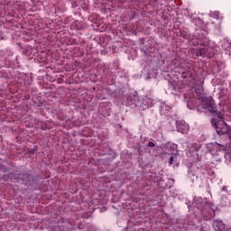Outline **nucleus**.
Instances as JSON below:
<instances>
[{
  "label": "nucleus",
  "instance_id": "f257e3e1",
  "mask_svg": "<svg viewBox=\"0 0 231 231\" xmlns=\"http://www.w3.org/2000/svg\"><path fill=\"white\" fill-rule=\"evenodd\" d=\"M194 97L199 100L200 105L199 107H200V109H208L209 113L215 115L218 120H223V113H221V109L217 108V106L212 97H207L204 93L203 85H197L195 87Z\"/></svg>",
  "mask_w": 231,
  "mask_h": 231
},
{
  "label": "nucleus",
  "instance_id": "f03ea898",
  "mask_svg": "<svg viewBox=\"0 0 231 231\" xmlns=\"http://www.w3.org/2000/svg\"><path fill=\"white\" fill-rule=\"evenodd\" d=\"M208 32L205 30H200V32H197L194 34V39L197 40L195 46H204V47H208L210 45V40L207 38Z\"/></svg>",
  "mask_w": 231,
  "mask_h": 231
},
{
  "label": "nucleus",
  "instance_id": "7ed1b4c3",
  "mask_svg": "<svg viewBox=\"0 0 231 231\" xmlns=\"http://www.w3.org/2000/svg\"><path fill=\"white\" fill-rule=\"evenodd\" d=\"M32 123L34 124L37 129H41L42 131H46V129H51V125H50V121H42L39 118H33Z\"/></svg>",
  "mask_w": 231,
  "mask_h": 231
},
{
  "label": "nucleus",
  "instance_id": "20e7f679",
  "mask_svg": "<svg viewBox=\"0 0 231 231\" xmlns=\"http://www.w3.org/2000/svg\"><path fill=\"white\" fill-rule=\"evenodd\" d=\"M176 129L178 133H181L182 134H186L189 133V125L184 120L176 121Z\"/></svg>",
  "mask_w": 231,
  "mask_h": 231
},
{
  "label": "nucleus",
  "instance_id": "39448f33",
  "mask_svg": "<svg viewBox=\"0 0 231 231\" xmlns=\"http://www.w3.org/2000/svg\"><path fill=\"white\" fill-rule=\"evenodd\" d=\"M154 104V100H152L151 97H145L142 100V104L138 105L136 104L135 106H138L142 111H145V109H149V107H152Z\"/></svg>",
  "mask_w": 231,
  "mask_h": 231
},
{
  "label": "nucleus",
  "instance_id": "423d86ee",
  "mask_svg": "<svg viewBox=\"0 0 231 231\" xmlns=\"http://www.w3.org/2000/svg\"><path fill=\"white\" fill-rule=\"evenodd\" d=\"M197 57H212V53H210V48L203 47L199 48L197 50Z\"/></svg>",
  "mask_w": 231,
  "mask_h": 231
},
{
  "label": "nucleus",
  "instance_id": "0eeeda50",
  "mask_svg": "<svg viewBox=\"0 0 231 231\" xmlns=\"http://www.w3.org/2000/svg\"><path fill=\"white\" fill-rule=\"evenodd\" d=\"M213 228L216 231H223L225 230V224L221 220H214L213 221Z\"/></svg>",
  "mask_w": 231,
  "mask_h": 231
},
{
  "label": "nucleus",
  "instance_id": "6e6552de",
  "mask_svg": "<svg viewBox=\"0 0 231 231\" xmlns=\"http://www.w3.org/2000/svg\"><path fill=\"white\" fill-rule=\"evenodd\" d=\"M182 79H192V72L190 71V67L187 66L186 69L181 71Z\"/></svg>",
  "mask_w": 231,
  "mask_h": 231
},
{
  "label": "nucleus",
  "instance_id": "1a4fd4ad",
  "mask_svg": "<svg viewBox=\"0 0 231 231\" xmlns=\"http://www.w3.org/2000/svg\"><path fill=\"white\" fill-rule=\"evenodd\" d=\"M171 109H172L171 106L162 105L161 113L162 115H164L165 116H169L171 115Z\"/></svg>",
  "mask_w": 231,
  "mask_h": 231
},
{
  "label": "nucleus",
  "instance_id": "9d476101",
  "mask_svg": "<svg viewBox=\"0 0 231 231\" xmlns=\"http://www.w3.org/2000/svg\"><path fill=\"white\" fill-rule=\"evenodd\" d=\"M187 107L188 109L194 110L195 107H198V103L194 99H189L187 102Z\"/></svg>",
  "mask_w": 231,
  "mask_h": 231
},
{
  "label": "nucleus",
  "instance_id": "9b49d317",
  "mask_svg": "<svg viewBox=\"0 0 231 231\" xmlns=\"http://www.w3.org/2000/svg\"><path fill=\"white\" fill-rule=\"evenodd\" d=\"M221 205L222 207H228V205H230V199H228V197H222Z\"/></svg>",
  "mask_w": 231,
  "mask_h": 231
},
{
  "label": "nucleus",
  "instance_id": "f8f14e48",
  "mask_svg": "<svg viewBox=\"0 0 231 231\" xmlns=\"http://www.w3.org/2000/svg\"><path fill=\"white\" fill-rule=\"evenodd\" d=\"M20 178H21L23 183H27V181H30V175H28V174H23V175H21Z\"/></svg>",
  "mask_w": 231,
  "mask_h": 231
},
{
  "label": "nucleus",
  "instance_id": "ddd939ff",
  "mask_svg": "<svg viewBox=\"0 0 231 231\" xmlns=\"http://www.w3.org/2000/svg\"><path fill=\"white\" fill-rule=\"evenodd\" d=\"M209 17H213L214 19H219V12L217 11L210 12Z\"/></svg>",
  "mask_w": 231,
  "mask_h": 231
},
{
  "label": "nucleus",
  "instance_id": "4468645a",
  "mask_svg": "<svg viewBox=\"0 0 231 231\" xmlns=\"http://www.w3.org/2000/svg\"><path fill=\"white\" fill-rule=\"evenodd\" d=\"M177 158H178V155L172 154V155L170 157V161H169L170 165H174V162H176V159H177Z\"/></svg>",
  "mask_w": 231,
  "mask_h": 231
},
{
  "label": "nucleus",
  "instance_id": "2eb2a0df",
  "mask_svg": "<svg viewBox=\"0 0 231 231\" xmlns=\"http://www.w3.org/2000/svg\"><path fill=\"white\" fill-rule=\"evenodd\" d=\"M206 207H209V208L213 211H215L217 208L213 203L210 202H206Z\"/></svg>",
  "mask_w": 231,
  "mask_h": 231
},
{
  "label": "nucleus",
  "instance_id": "dca6fc26",
  "mask_svg": "<svg viewBox=\"0 0 231 231\" xmlns=\"http://www.w3.org/2000/svg\"><path fill=\"white\" fill-rule=\"evenodd\" d=\"M195 201H196L197 205H200V203H203V198H201V197L196 198Z\"/></svg>",
  "mask_w": 231,
  "mask_h": 231
},
{
  "label": "nucleus",
  "instance_id": "f3484780",
  "mask_svg": "<svg viewBox=\"0 0 231 231\" xmlns=\"http://www.w3.org/2000/svg\"><path fill=\"white\" fill-rule=\"evenodd\" d=\"M217 75L219 76V77H226V73H225V74H223V71L222 70H217Z\"/></svg>",
  "mask_w": 231,
  "mask_h": 231
},
{
  "label": "nucleus",
  "instance_id": "a211bd4d",
  "mask_svg": "<svg viewBox=\"0 0 231 231\" xmlns=\"http://www.w3.org/2000/svg\"><path fill=\"white\" fill-rule=\"evenodd\" d=\"M156 146V143H154L153 142H149L148 143V147H155Z\"/></svg>",
  "mask_w": 231,
  "mask_h": 231
},
{
  "label": "nucleus",
  "instance_id": "6ab92c4d",
  "mask_svg": "<svg viewBox=\"0 0 231 231\" xmlns=\"http://www.w3.org/2000/svg\"><path fill=\"white\" fill-rule=\"evenodd\" d=\"M211 124L214 127L217 128V123H215L214 119L211 120Z\"/></svg>",
  "mask_w": 231,
  "mask_h": 231
},
{
  "label": "nucleus",
  "instance_id": "aec40b11",
  "mask_svg": "<svg viewBox=\"0 0 231 231\" xmlns=\"http://www.w3.org/2000/svg\"><path fill=\"white\" fill-rule=\"evenodd\" d=\"M226 44H227V48H230L231 42L228 40H225Z\"/></svg>",
  "mask_w": 231,
  "mask_h": 231
},
{
  "label": "nucleus",
  "instance_id": "412c9836",
  "mask_svg": "<svg viewBox=\"0 0 231 231\" xmlns=\"http://www.w3.org/2000/svg\"><path fill=\"white\" fill-rule=\"evenodd\" d=\"M222 192H226V186H224L222 189H221Z\"/></svg>",
  "mask_w": 231,
  "mask_h": 231
},
{
  "label": "nucleus",
  "instance_id": "4be33fe9",
  "mask_svg": "<svg viewBox=\"0 0 231 231\" xmlns=\"http://www.w3.org/2000/svg\"><path fill=\"white\" fill-rule=\"evenodd\" d=\"M3 60V58H0V61Z\"/></svg>",
  "mask_w": 231,
  "mask_h": 231
},
{
  "label": "nucleus",
  "instance_id": "5701e85b",
  "mask_svg": "<svg viewBox=\"0 0 231 231\" xmlns=\"http://www.w3.org/2000/svg\"><path fill=\"white\" fill-rule=\"evenodd\" d=\"M155 3H158V0H155Z\"/></svg>",
  "mask_w": 231,
  "mask_h": 231
},
{
  "label": "nucleus",
  "instance_id": "b1692460",
  "mask_svg": "<svg viewBox=\"0 0 231 231\" xmlns=\"http://www.w3.org/2000/svg\"><path fill=\"white\" fill-rule=\"evenodd\" d=\"M2 67H3V65L0 64V68H2Z\"/></svg>",
  "mask_w": 231,
  "mask_h": 231
}]
</instances>
